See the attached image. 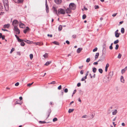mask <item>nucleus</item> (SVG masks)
<instances>
[{"label":"nucleus","instance_id":"nucleus-1","mask_svg":"<svg viewBox=\"0 0 127 127\" xmlns=\"http://www.w3.org/2000/svg\"><path fill=\"white\" fill-rule=\"evenodd\" d=\"M4 5L5 9L7 11L8 9V2L7 0H3Z\"/></svg>","mask_w":127,"mask_h":127},{"label":"nucleus","instance_id":"nucleus-2","mask_svg":"<svg viewBox=\"0 0 127 127\" xmlns=\"http://www.w3.org/2000/svg\"><path fill=\"white\" fill-rule=\"evenodd\" d=\"M58 16L59 14H65V10L62 8L59 9L58 11Z\"/></svg>","mask_w":127,"mask_h":127},{"label":"nucleus","instance_id":"nucleus-3","mask_svg":"<svg viewBox=\"0 0 127 127\" xmlns=\"http://www.w3.org/2000/svg\"><path fill=\"white\" fill-rule=\"evenodd\" d=\"M69 8L71 9L74 10L76 8V5L73 3H71L69 5Z\"/></svg>","mask_w":127,"mask_h":127},{"label":"nucleus","instance_id":"nucleus-4","mask_svg":"<svg viewBox=\"0 0 127 127\" xmlns=\"http://www.w3.org/2000/svg\"><path fill=\"white\" fill-rule=\"evenodd\" d=\"M14 30L16 34H19L20 33V31L17 26L14 27Z\"/></svg>","mask_w":127,"mask_h":127},{"label":"nucleus","instance_id":"nucleus-5","mask_svg":"<svg viewBox=\"0 0 127 127\" xmlns=\"http://www.w3.org/2000/svg\"><path fill=\"white\" fill-rule=\"evenodd\" d=\"M110 79H111L108 76V77H107L106 76L105 77H104V78L103 79V81L104 82H107L109 81L110 80Z\"/></svg>","mask_w":127,"mask_h":127},{"label":"nucleus","instance_id":"nucleus-6","mask_svg":"<svg viewBox=\"0 0 127 127\" xmlns=\"http://www.w3.org/2000/svg\"><path fill=\"white\" fill-rule=\"evenodd\" d=\"M18 23V21L17 20H15L13 21L12 22V25L14 27L15 26H17V24Z\"/></svg>","mask_w":127,"mask_h":127},{"label":"nucleus","instance_id":"nucleus-7","mask_svg":"<svg viewBox=\"0 0 127 127\" xmlns=\"http://www.w3.org/2000/svg\"><path fill=\"white\" fill-rule=\"evenodd\" d=\"M118 30H117L115 32V35L116 37H118L119 36L120 34L118 33Z\"/></svg>","mask_w":127,"mask_h":127},{"label":"nucleus","instance_id":"nucleus-8","mask_svg":"<svg viewBox=\"0 0 127 127\" xmlns=\"http://www.w3.org/2000/svg\"><path fill=\"white\" fill-rule=\"evenodd\" d=\"M113 72L112 71H110L109 74L108 76L111 79V78L112 76L113 75Z\"/></svg>","mask_w":127,"mask_h":127},{"label":"nucleus","instance_id":"nucleus-9","mask_svg":"<svg viewBox=\"0 0 127 127\" xmlns=\"http://www.w3.org/2000/svg\"><path fill=\"white\" fill-rule=\"evenodd\" d=\"M23 41L26 42V43L29 44H31L33 43L32 41H30L27 40V39H24V40Z\"/></svg>","mask_w":127,"mask_h":127},{"label":"nucleus","instance_id":"nucleus-10","mask_svg":"<svg viewBox=\"0 0 127 127\" xmlns=\"http://www.w3.org/2000/svg\"><path fill=\"white\" fill-rule=\"evenodd\" d=\"M51 110H49V111L47 112L46 115V118H48L51 112Z\"/></svg>","mask_w":127,"mask_h":127},{"label":"nucleus","instance_id":"nucleus-11","mask_svg":"<svg viewBox=\"0 0 127 127\" xmlns=\"http://www.w3.org/2000/svg\"><path fill=\"white\" fill-rule=\"evenodd\" d=\"M120 81L121 82L123 83H125V80L124 77L123 76H121L120 78Z\"/></svg>","mask_w":127,"mask_h":127},{"label":"nucleus","instance_id":"nucleus-12","mask_svg":"<svg viewBox=\"0 0 127 127\" xmlns=\"http://www.w3.org/2000/svg\"><path fill=\"white\" fill-rule=\"evenodd\" d=\"M71 11V9L70 8H67L66 10V12L67 13H70Z\"/></svg>","mask_w":127,"mask_h":127},{"label":"nucleus","instance_id":"nucleus-13","mask_svg":"<svg viewBox=\"0 0 127 127\" xmlns=\"http://www.w3.org/2000/svg\"><path fill=\"white\" fill-rule=\"evenodd\" d=\"M19 26L20 28H24L25 27V25L23 23H20L19 24Z\"/></svg>","mask_w":127,"mask_h":127},{"label":"nucleus","instance_id":"nucleus-14","mask_svg":"<svg viewBox=\"0 0 127 127\" xmlns=\"http://www.w3.org/2000/svg\"><path fill=\"white\" fill-rule=\"evenodd\" d=\"M30 29L29 27H27L26 29L25 30H24L23 31L24 32L26 33Z\"/></svg>","mask_w":127,"mask_h":127},{"label":"nucleus","instance_id":"nucleus-15","mask_svg":"<svg viewBox=\"0 0 127 127\" xmlns=\"http://www.w3.org/2000/svg\"><path fill=\"white\" fill-rule=\"evenodd\" d=\"M127 66L124 69H122L121 71V73L122 74L124 73L127 70Z\"/></svg>","mask_w":127,"mask_h":127},{"label":"nucleus","instance_id":"nucleus-16","mask_svg":"<svg viewBox=\"0 0 127 127\" xmlns=\"http://www.w3.org/2000/svg\"><path fill=\"white\" fill-rule=\"evenodd\" d=\"M55 2L57 4H60L61 2V0H55Z\"/></svg>","mask_w":127,"mask_h":127},{"label":"nucleus","instance_id":"nucleus-17","mask_svg":"<svg viewBox=\"0 0 127 127\" xmlns=\"http://www.w3.org/2000/svg\"><path fill=\"white\" fill-rule=\"evenodd\" d=\"M45 5L46 8V11L48 13L49 12V7L48 6L47 2H46Z\"/></svg>","mask_w":127,"mask_h":127},{"label":"nucleus","instance_id":"nucleus-18","mask_svg":"<svg viewBox=\"0 0 127 127\" xmlns=\"http://www.w3.org/2000/svg\"><path fill=\"white\" fill-rule=\"evenodd\" d=\"M10 26L9 24H5L3 26V28H8Z\"/></svg>","mask_w":127,"mask_h":127},{"label":"nucleus","instance_id":"nucleus-19","mask_svg":"<svg viewBox=\"0 0 127 127\" xmlns=\"http://www.w3.org/2000/svg\"><path fill=\"white\" fill-rule=\"evenodd\" d=\"M82 50V48H79L77 50V52L78 53H80Z\"/></svg>","mask_w":127,"mask_h":127},{"label":"nucleus","instance_id":"nucleus-20","mask_svg":"<svg viewBox=\"0 0 127 127\" xmlns=\"http://www.w3.org/2000/svg\"><path fill=\"white\" fill-rule=\"evenodd\" d=\"M118 112L117 110L115 109L114 111H113L112 112V114L113 115H115Z\"/></svg>","mask_w":127,"mask_h":127},{"label":"nucleus","instance_id":"nucleus-21","mask_svg":"<svg viewBox=\"0 0 127 127\" xmlns=\"http://www.w3.org/2000/svg\"><path fill=\"white\" fill-rule=\"evenodd\" d=\"M51 63V61H48L44 64V65L47 66Z\"/></svg>","mask_w":127,"mask_h":127},{"label":"nucleus","instance_id":"nucleus-22","mask_svg":"<svg viewBox=\"0 0 127 127\" xmlns=\"http://www.w3.org/2000/svg\"><path fill=\"white\" fill-rule=\"evenodd\" d=\"M109 66V64H107L106 65L105 69V71L106 72H107V68Z\"/></svg>","mask_w":127,"mask_h":127},{"label":"nucleus","instance_id":"nucleus-23","mask_svg":"<svg viewBox=\"0 0 127 127\" xmlns=\"http://www.w3.org/2000/svg\"><path fill=\"white\" fill-rule=\"evenodd\" d=\"M54 12H55L57 15H58V13L57 12V10L56 8L55 7H53Z\"/></svg>","mask_w":127,"mask_h":127},{"label":"nucleus","instance_id":"nucleus-24","mask_svg":"<svg viewBox=\"0 0 127 127\" xmlns=\"http://www.w3.org/2000/svg\"><path fill=\"white\" fill-rule=\"evenodd\" d=\"M33 43L34 44V45H38L39 46L41 45V43L39 42H33Z\"/></svg>","mask_w":127,"mask_h":127},{"label":"nucleus","instance_id":"nucleus-25","mask_svg":"<svg viewBox=\"0 0 127 127\" xmlns=\"http://www.w3.org/2000/svg\"><path fill=\"white\" fill-rule=\"evenodd\" d=\"M99 53H97L96 54L95 57V59H96L98 58V57L99 56Z\"/></svg>","mask_w":127,"mask_h":127},{"label":"nucleus","instance_id":"nucleus-26","mask_svg":"<svg viewBox=\"0 0 127 127\" xmlns=\"http://www.w3.org/2000/svg\"><path fill=\"white\" fill-rule=\"evenodd\" d=\"M62 29V27L61 25H60L58 28V29L59 31H61Z\"/></svg>","mask_w":127,"mask_h":127},{"label":"nucleus","instance_id":"nucleus-27","mask_svg":"<svg viewBox=\"0 0 127 127\" xmlns=\"http://www.w3.org/2000/svg\"><path fill=\"white\" fill-rule=\"evenodd\" d=\"M52 43L55 45H59V43L57 41H55L53 42Z\"/></svg>","mask_w":127,"mask_h":127},{"label":"nucleus","instance_id":"nucleus-28","mask_svg":"<svg viewBox=\"0 0 127 127\" xmlns=\"http://www.w3.org/2000/svg\"><path fill=\"white\" fill-rule=\"evenodd\" d=\"M96 68L94 67L93 68V71L94 73H95L96 72Z\"/></svg>","mask_w":127,"mask_h":127},{"label":"nucleus","instance_id":"nucleus-29","mask_svg":"<svg viewBox=\"0 0 127 127\" xmlns=\"http://www.w3.org/2000/svg\"><path fill=\"white\" fill-rule=\"evenodd\" d=\"M74 109H69L68 110V112L69 113H70L73 112V111H74Z\"/></svg>","mask_w":127,"mask_h":127},{"label":"nucleus","instance_id":"nucleus-30","mask_svg":"<svg viewBox=\"0 0 127 127\" xmlns=\"http://www.w3.org/2000/svg\"><path fill=\"white\" fill-rule=\"evenodd\" d=\"M48 54L47 53H45L43 55V57L45 58H47L48 57Z\"/></svg>","mask_w":127,"mask_h":127},{"label":"nucleus","instance_id":"nucleus-31","mask_svg":"<svg viewBox=\"0 0 127 127\" xmlns=\"http://www.w3.org/2000/svg\"><path fill=\"white\" fill-rule=\"evenodd\" d=\"M125 30L124 28H122L121 29V32L122 33H123L124 32Z\"/></svg>","mask_w":127,"mask_h":127},{"label":"nucleus","instance_id":"nucleus-32","mask_svg":"<svg viewBox=\"0 0 127 127\" xmlns=\"http://www.w3.org/2000/svg\"><path fill=\"white\" fill-rule=\"evenodd\" d=\"M17 39L18 41L19 42H21L23 41H24V40H23L20 39V38H19V37Z\"/></svg>","mask_w":127,"mask_h":127},{"label":"nucleus","instance_id":"nucleus-33","mask_svg":"<svg viewBox=\"0 0 127 127\" xmlns=\"http://www.w3.org/2000/svg\"><path fill=\"white\" fill-rule=\"evenodd\" d=\"M122 56V54L120 53H119L118 54V55L117 57V58L119 59H120L121 58Z\"/></svg>","mask_w":127,"mask_h":127},{"label":"nucleus","instance_id":"nucleus-34","mask_svg":"<svg viewBox=\"0 0 127 127\" xmlns=\"http://www.w3.org/2000/svg\"><path fill=\"white\" fill-rule=\"evenodd\" d=\"M99 71L101 73H102L103 72V70L102 69L100 68L98 69Z\"/></svg>","mask_w":127,"mask_h":127},{"label":"nucleus","instance_id":"nucleus-35","mask_svg":"<svg viewBox=\"0 0 127 127\" xmlns=\"http://www.w3.org/2000/svg\"><path fill=\"white\" fill-rule=\"evenodd\" d=\"M30 59L31 60H32V59L33 58V55L32 54H31L30 55Z\"/></svg>","mask_w":127,"mask_h":127},{"label":"nucleus","instance_id":"nucleus-36","mask_svg":"<svg viewBox=\"0 0 127 127\" xmlns=\"http://www.w3.org/2000/svg\"><path fill=\"white\" fill-rule=\"evenodd\" d=\"M119 42V41L117 39L116 41H115L114 42V43L115 44H116L118 43Z\"/></svg>","mask_w":127,"mask_h":127},{"label":"nucleus","instance_id":"nucleus-37","mask_svg":"<svg viewBox=\"0 0 127 127\" xmlns=\"http://www.w3.org/2000/svg\"><path fill=\"white\" fill-rule=\"evenodd\" d=\"M86 17V16L85 14H84L82 16V18L83 19H85Z\"/></svg>","mask_w":127,"mask_h":127},{"label":"nucleus","instance_id":"nucleus-38","mask_svg":"<svg viewBox=\"0 0 127 127\" xmlns=\"http://www.w3.org/2000/svg\"><path fill=\"white\" fill-rule=\"evenodd\" d=\"M58 120V119L56 118H55L53 119V122H55L56 121H57Z\"/></svg>","mask_w":127,"mask_h":127},{"label":"nucleus","instance_id":"nucleus-39","mask_svg":"<svg viewBox=\"0 0 127 127\" xmlns=\"http://www.w3.org/2000/svg\"><path fill=\"white\" fill-rule=\"evenodd\" d=\"M119 45L118 44H117L116 45V47L115 48V49L116 50H117L119 48Z\"/></svg>","mask_w":127,"mask_h":127},{"label":"nucleus","instance_id":"nucleus-40","mask_svg":"<svg viewBox=\"0 0 127 127\" xmlns=\"http://www.w3.org/2000/svg\"><path fill=\"white\" fill-rule=\"evenodd\" d=\"M90 61V58H88L86 60V62L87 63H89Z\"/></svg>","mask_w":127,"mask_h":127},{"label":"nucleus","instance_id":"nucleus-41","mask_svg":"<svg viewBox=\"0 0 127 127\" xmlns=\"http://www.w3.org/2000/svg\"><path fill=\"white\" fill-rule=\"evenodd\" d=\"M56 83V82L55 81H53L52 82H51L50 83H48V84H55Z\"/></svg>","mask_w":127,"mask_h":127},{"label":"nucleus","instance_id":"nucleus-42","mask_svg":"<svg viewBox=\"0 0 127 127\" xmlns=\"http://www.w3.org/2000/svg\"><path fill=\"white\" fill-rule=\"evenodd\" d=\"M33 83V82H32L31 83H29L27 84V86L28 87H30L31 86L32 84Z\"/></svg>","mask_w":127,"mask_h":127},{"label":"nucleus","instance_id":"nucleus-43","mask_svg":"<svg viewBox=\"0 0 127 127\" xmlns=\"http://www.w3.org/2000/svg\"><path fill=\"white\" fill-rule=\"evenodd\" d=\"M25 45V44L24 42H22L21 43V45L22 46H24Z\"/></svg>","mask_w":127,"mask_h":127},{"label":"nucleus","instance_id":"nucleus-44","mask_svg":"<svg viewBox=\"0 0 127 127\" xmlns=\"http://www.w3.org/2000/svg\"><path fill=\"white\" fill-rule=\"evenodd\" d=\"M97 47L95 48V49L93 50V52H95L97 51Z\"/></svg>","mask_w":127,"mask_h":127},{"label":"nucleus","instance_id":"nucleus-45","mask_svg":"<svg viewBox=\"0 0 127 127\" xmlns=\"http://www.w3.org/2000/svg\"><path fill=\"white\" fill-rule=\"evenodd\" d=\"M39 123L40 124H44L46 122L45 121H40L39 122Z\"/></svg>","mask_w":127,"mask_h":127},{"label":"nucleus","instance_id":"nucleus-46","mask_svg":"<svg viewBox=\"0 0 127 127\" xmlns=\"http://www.w3.org/2000/svg\"><path fill=\"white\" fill-rule=\"evenodd\" d=\"M14 50V49L13 48H12V49H11V51L10 52V53H11Z\"/></svg>","mask_w":127,"mask_h":127},{"label":"nucleus","instance_id":"nucleus-47","mask_svg":"<svg viewBox=\"0 0 127 127\" xmlns=\"http://www.w3.org/2000/svg\"><path fill=\"white\" fill-rule=\"evenodd\" d=\"M68 90L67 88H66L64 89V92L65 93H66L68 92Z\"/></svg>","mask_w":127,"mask_h":127},{"label":"nucleus","instance_id":"nucleus-48","mask_svg":"<svg viewBox=\"0 0 127 127\" xmlns=\"http://www.w3.org/2000/svg\"><path fill=\"white\" fill-rule=\"evenodd\" d=\"M62 88V86L61 85H60L58 87V89L59 90H61Z\"/></svg>","mask_w":127,"mask_h":127},{"label":"nucleus","instance_id":"nucleus-49","mask_svg":"<svg viewBox=\"0 0 127 127\" xmlns=\"http://www.w3.org/2000/svg\"><path fill=\"white\" fill-rule=\"evenodd\" d=\"M95 9H98L99 8V7L97 5H95Z\"/></svg>","mask_w":127,"mask_h":127},{"label":"nucleus","instance_id":"nucleus-50","mask_svg":"<svg viewBox=\"0 0 127 127\" xmlns=\"http://www.w3.org/2000/svg\"><path fill=\"white\" fill-rule=\"evenodd\" d=\"M76 92V90H74V91L73 92V95H72V96H73V95Z\"/></svg>","mask_w":127,"mask_h":127},{"label":"nucleus","instance_id":"nucleus-51","mask_svg":"<svg viewBox=\"0 0 127 127\" xmlns=\"http://www.w3.org/2000/svg\"><path fill=\"white\" fill-rule=\"evenodd\" d=\"M87 116L86 115H84L82 117V118H87Z\"/></svg>","mask_w":127,"mask_h":127},{"label":"nucleus","instance_id":"nucleus-52","mask_svg":"<svg viewBox=\"0 0 127 127\" xmlns=\"http://www.w3.org/2000/svg\"><path fill=\"white\" fill-rule=\"evenodd\" d=\"M18 1L19 3H21L23 1V0H18Z\"/></svg>","mask_w":127,"mask_h":127},{"label":"nucleus","instance_id":"nucleus-53","mask_svg":"<svg viewBox=\"0 0 127 127\" xmlns=\"http://www.w3.org/2000/svg\"><path fill=\"white\" fill-rule=\"evenodd\" d=\"M19 85V82H17L15 84V85L16 86H18Z\"/></svg>","mask_w":127,"mask_h":127},{"label":"nucleus","instance_id":"nucleus-54","mask_svg":"<svg viewBox=\"0 0 127 127\" xmlns=\"http://www.w3.org/2000/svg\"><path fill=\"white\" fill-rule=\"evenodd\" d=\"M72 37L74 38H76V35L75 34H74L72 35Z\"/></svg>","mask_w":127,"mask_h":127},{"label":"nucleus","instance_id":"nucleus-55","mask_svg":"<svg viewBox=\"0 0 127 127\" xmlns=\"http://www.w3.org/2000/svg\"><path fill=\"white\" fill-rule=\"evenodd\" d=\"M81 84L80 83H79L77 84V86L78 87H79L80 86Z\"/></svg>","mask_w":127,"mask_h":127},{"label":"nucleus","instance_id":"nucleus-56","mask_svg":"<svg viewBox=\"0 0 127 127\" xmlns=\"http://www.w3.org/2000/svg\"><path fill=\"white\" fill-rule=\"evenodd\" d=\"M66 43H67L68 44H70V42L68 40H66Z\"/></svg>","mask_w":127,"mask_h":127},{"label":"nucleus","instance_id":"nucleus-57","mask_svg":"<svg viewBox=\"0 0 127 127\" xmlns=\"http://www.w3.org/2000/svg\"><path fill=\"white\" fill-rule=\"evenodd\" d=\"M5 36L4 35H3V36L1 37L2 40L4 39H5Z\"/></svg>","mask_w":127,"mask_h":127},{"label":"nucleus","instance_id":"nucleus-58","mask_svg":"<svg viewBox=\"0 0 127 127\" xmlns=\"http://www.w3.org/2000/svg\"><path fill=\"white\" fill-rule=\"evenodd\" d=\"M117 13H115L114 14H113L112 15V16L113 17H115V16H116V15L117 14Z\"/></svg>","mask_w":127,"mask_h":127},{"label":"nucleus","instance_id":"nucleus-59","mask_svg":"<svg viewBox=\"0 0 127 127\" xmlns=\"http://www.w3.org/2000/svg\"><path fill=\"white\" fill-rule=\"evenodd\" d=\"M109 49L111 50H112L113 49V47L111 45H110L109 47Z\"/></svg>","mask_w":127,"mask_h":127},{"label":"nucleus","instance_id":"nucleus-60","mask_svg":"<svg viewBox=\"0 0 127 127\" xmlns=\"http://www.w3.org/2000/svg\"><path fill=\"white\" fill-rule=\"evenodd\" d=\"M80 73L81 74H83V70H81L80 71Z\"/></svg>","mask_w":127,"mask_h":127},{"label":"nucleus","instance_id":"nucleus-61","mask_svg":"<svg viewBox=\"0 0 127 127\" xmlns=\"http://www.w3.org/2000/svg\"><path fill=\"white\" fill-rule=\"evenodd\" d=\"M98 64L97 62H95L93 63V64L94 65H97Z\"/></svg>","mask_w":127,"mask_h":127},{"label":"nucleus","instance_id":"nucleus-62","mask_svg":"<svg viewBox=\"0 0 127 127\" xmlns=\"http://www.w3.org/2000/svg\"><path fill=\"white\" fill-rule=\"evenodd\" d=\"M89 72L88 71H87L86 73V76H87L88 75V73H89Z\"/></svg>","mask_w":127,"mask_h":127},{"label":"nucleus","instance_id":"nucleus-63","mask_svg":"<svg viewBox=\"0 0 127 127\" xmlns=\"http://www.w3.org/2000/svg\"><path fill=\"white\" fill-rule=\"evenodd\" d=\"M47 36H50V37H52V35L51 34V35H49V34H48L47 35Z\"/></svg>","mask_w":127,"mask_h":127},{"label":"nucleus","instance_id":"nucleus-64","mask_svg":"<svg viewBox=\"0 0 127 127\" xmlns=\"http://www.w3.org/2000/svg\"><path fill=\"white\" fill-rule=\"evenodd\" d=\"M19 99L20 100H22V96H20L19 97Z\"/></svg>","mask_w":127,"mask_h":127}]
</instances>
